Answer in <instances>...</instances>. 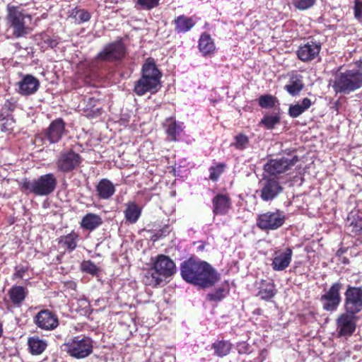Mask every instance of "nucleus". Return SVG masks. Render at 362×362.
Here are the masks:
<instances>
[{"instance_id":"nucleus-42","label":"nucleus","mask_w":362,"mask_h":362,"mask_svg":"<svg viewBox=\"0 0 362 362\" xmlns=\"http://www.w3.org/2000/svg\"><path fill=\"white\" fill-rule=\"evenodd\" d=\"M226 291L223 288H218L214 291L207 294V299L210 301L218 302L221 300L226 296Z\"/></svg>"},{"instance_id":"nucleus-19","label":"nucleus","mask_w":362,"mask_h":362,"mask_svg":"<svg viewBox=\"0 0 362 362\" xmlns=\"http://www.w3.org/2000/svg\"><path fill=\"white\" fill-rule=\"evenodd\" d=\"M283 190V187L275 179H264L262 182L260 197L265 202L275 199Z\"/></svg>"},{"instance_id":"nucleus-48","label":"nucleus","mask_w":362,"mask_h":362,"mask_svg":"<svg viewBox=\"0 0 362 362\" xmlns=\"http://www.w3.org/2000/svg\"><path fill=\"white\" fill-rule=\"evenodd\" d=\"M354 17L362 21V0H354Z\"/></svg>"},{"instance_id":"nucleus-47","label":"nucleus","mask_w":362,"mask_h":362,"mask_svg":"<svg viewBox=\"0 0 362 362\" xmlns=\"http://www.w3.org/2000/svg\"><path fill=\"white\" fill-rule=\"evenodd\" d=\"M28 267L24 265H18L15 267V272L13 274V279H22L28 272Z\"/></svg>"},{"instance_id":"nucleus-9","label":"nucleus","mask_w":362,"mask_h":362,"mask_svg":"<svg viewBox=\"0 0 362 362\" xmlns=\"http://www.w3.org/2000/svg\"><path fill=\"white\" fill-rule=\"evenodd\" d=\"M344 309L355 315L362 311V286H347L344 293Z\"/></svg>"},{"instance_id":"nucleus-10","label":"nucleus","mask_w":362,"mask_h":362,"mask_svg":"<svg viewBox=\"0 0 362 362\" xmlns=\"http://www.w3.org/2000/svg\"><path fill=\"white\" fill-rule=\"evenodd\" d=\"M81 162L82 158L78 153L71 149L65 150L59 154L56 166L59 172L67 173L78 168Z\"/></svg>"},{"instance_id":"nucleus-30","label":"nucleus","mask_w":362,"mask_h":362,"mask_svg":"<svg viewBox=\"0 0 362 362\" xmlns=\"http://www.w3.org/2000/svg\"><path fill=\"white\" fill-rule=\"evenodd\" d=\"M78 240V235L74 231H72L66 235L61 236L59 238L58 243L62 247L71 252L76 249Z\"/></svg>"},{"instance_id":"nucleus-13","label":"nucleus","mask_w":362,"mask_h":362,"mask_svg":"<svg viewBox=\"0 0 362 362\" xmlns=\"http://www.w3.org/2000/svg\"><path fill=\"white\" fill-rule=\"evenodd\" d=\"M124 55V46L121 40L105 45L96 56L97 61L113 62L122 59Z\"/></svg>"},{"instance_id":"nucleus-20","label":"nucleus","mask_w":362,"mask_h":362,"mask_svg":"<svg viewBox=\"0 0 362 362\" xmlns=\"http://www.w3.org/2000/svg\"><path fill=\"white\" fill-rule=\"evenodd\" d=\"M65 133V123L62 119L58 118L53 120L45 130V139L50 144L58 143Z\"/></svg>"},{"instance_id":"nucleus-32","label":"nucleus","mask_w":362,"mask_h":362,"mask_svg":"<svg viewBox=\"0 0 362 362\" xmlns=\"http://www.w3.org/2000/svg\"><path fill=\"white\" fill-rule=\"evenodd\" d=\"M195 25L194 21L184 15L178 16L175 20V29L177 33H186Z\"/></svg>"},{"instance_id":"nucleus-33","label":"nucleus","mask_w":362,"mask_h":362,"mask_svg":"<svg viewBox=\"0 0 362 362\" xmlns=\"http://www.w3.org/2000/svg\"><path fill=\"white\" fill-rule=\"evenodd\" d=\"M124 213L126 220L132 223H134L140 217L141 210L134 202H132L127 204V208Z\"/></svg>"},{"instance_id":"nucleus-11","label":"nucleus","mask_w":362,"mask_h":362,"mask_svg":"<svg viewBox=\"0 0 362 362\" xmlns=\"http://www.w3.org/2000/svg\"><path fill=\"white\" fill-rule=\"evenodd\" d=\"M341 288L342 284L339 281L335 282L321 296L320 300L325 310L333 312L337 309L341 300L340 294Z\"/></svg>"},{"instance_id":"nucleus-43","label":"nucleus","mask_w":362,"mask_h":362,"mask_svg":"<svg viewBox=\"0 0 362 362\" xmlns=\"http://www.w3.org/2000/svg\"><path fill=\"white\" fill-rule=\"evenodd\" d=\"M316 2V0H293V6L300 11L307 10L311 8Z\"/></svg>"},{"instance_id":"nucleus-1","label":"nucleus","mask_w":362,"mask_h":362,"mask_svg":"<svg viewBox=\"0 0 362 362\" xmlns=\"http://www.w3.org/2000/svg\"><path fill=\"white\" fill-rule=\"evenodd\" d=\"M182 279L202 288L214 286L220 280V274L209 263L189 258L180 267Z\"/></svg>"},{"instance_id":"nucleus-22","label":"nucleus","mask_w":362,"mask_h":362,"mask_svg":"<svg viewBox=\"0 0 362 362\" xmlns=\"http://www.w3.org/2000/svg\"><path fill=\"white\" fill-rule=\"evenodd\" d=\"M214 215H225L231 206L230 198L226 194H218L212 200Z\"/></svg>"},{"instance_id":"nucleus-27","label":"nucleus","mask_w":362,"mask_h":362,"mask_svg":"<svg viewBox=\"0 0 362 362\" xmlns=\"http://www.w3.org/2000/svg\"><path fill=\"white\" fill-rule=\"evenodd\" d=\"M28 349L32 355H40L47 348V342L39 337H31L28 339Z\"/></svg>"},{"instance_id":"nucleus-2","label":"nucleus","mask_w":362,"mask_h":362,"mask_svg":"<svg viewBox=\"0 0 362 362\" xmlns=\"http://www.w3.org/2000/svg\"><path fill=\"white\" fill-rule=\"evenodd\" d=\"M175 272L176 267L174 262L168 256L159 255L153 266L145 273L143 281L146 285L156 287Z\"/></svg>"},{"instance_id":"nucleus-52","label":"nucleus","mask_w":362,"mask_h":362,"mask_svg":"<svg viewBox=\"0 0 362 362\" xmlns=\"http://www.w3.org/2000/svg\"><path fill=\"white\" fill-rule=\"evenodd\" d=\"M11 103L8 101H7L6 103H5V106H8V105H11Z\"/></svg>"},{"instance_id":"nucleus-21","label":"nucleus","mask_w":362,"mask_h":362,"mask_svg":"<svg viewBox=\"0 0 362 362\" xmlns=\"http://www.w3.org/2000/svg\"><path fill=\"white\" fill-rule=\"evenodd\" d=\"M293 250L287 247L284 250L275 251L272 259V267L274 271H283L291 264Z\"/></svg>"},{"instance_id":"nucleus-14","label":"nucleus","mask_w":362,"mask_h":362,"mask_svg":"<svg viewBox=\"0 0 362 362\" xmlns=\"http://www.w3.org/2000/svg\"><path fill=\"white\" fill-rule=\"evenodd\" d=\"M298 157L293 156L291 158L282 157L271 159L264 165V170L272 175L284 173L293 166L298 161Z\"/></svg>"},{"instance_id":"nucleus-7","label":"nucleus","mask_w":362,"mask_h":362,"mask_svg":"<svg viewBox=\"0 0 362 362\" xmlns=\"http://www.w3.org/2000/svg\"><path fill=\"white\" fill-rule=\"evenodd\" d=\"M66 353L71 357L81 359L90 356L93 352V341L86 336H76L64 344Z\"/></svg>"},{"instance_id":"nucleus-15","label":"nucleus","mask_w":362,"mask_h":362,"mask_svg":"<svg viewBox=\"0 0 362 362\" xmlns=\"http://www.w3.org/2000/svg\"><path fill=\"white\" fill-rule=\"evenodd\" d=\"M358 317L348 312L341 313L336 320L337 331L339 337H350L355 332Z\"/></svg>"},{"instance_id":"nucleus-31","label":"nucleus","mask_w":362,"mask_h":362,"mask_svg":"<svg viewBox=\"0 0 362 362\" xmlns=\"http://www.w3.org/2000/svg\"><path fill=\"white\" fill-rule=\"evenodd\" d=\"M163 125L165 127V132L170 139L173 141L177 140V136L182 131V125L177 124L173 117L166 119Z\"/></svg>"},{"instance_id":"nucleus-35","label":"nucleus","mask_w":362,"mask_h":362,"mask_svg":"<svg viewBox=\"0 0 362 362\" xmlns=\"http://www.w3.org/2000/svg\"><path fill=\"white\" fill-rule=\"evenodd\" d=\"M350 221L349 229L354 235L362 234V217L360 216L350 215L348 217Z\"/></svg>"},{"instance_id":"nucleus-49","label":"nucleus","mask_w":362,"mask_h":362,"mask_svg":"<svg viewBox=\"0 0 362 362\" xmlns=\"http://www.w3.org/2000/svg\"><path fill=\"white\" fill-rule=\"evenodd\" d=\"M237 349L239 354H247L250 351L249 344L245 342H240L237 345Z\"/></svg>"},{"instance_id":"nucleus-39","label":"nucleus","mask_w":362,"mask_h":362,"mask_svg":"<svg viewBox=\"0 0 362 362\" xmlns=\"http://www.w3.org/2000/svg\"><path fill=\"white\" fill-rule=\"evenodd\" d=\"M278 100L271 95H264L259 98V105L262 108H272L276 105Z\"/></svg>"},{"instance_id":"nucleus-40","label":"nucleus","mask_w":362,"mask_h":362,"mask_svg":"<svg viewBox=\"0 0 362 362\" xmlns=\"http://www.w3.org/2000/svg\"><path fill=\"white\" fill-rule=\"evenodd\" d=\"M159 1L160 0H137L136 6L141 9L148 11L156 7Z\"/></svg>"},{"instance_id":"nucleus-3","label":"nucleus","mask_w":362,"mask_h":362,"mask_svg":"<svg viewBox=\"0 0 362 362\" xmlns=\"http://www.w3.org/2000/svg\"><path fill=\"white\" fill-rule=\"evenodd\" d=\"M32 16L20 7L7 6V25L15 38L25 37L32 31Z\"/></svg>"},{"instance_id":"nucleus-6","label":"nucleus","mask_w":362,"mask_h":362,"mask_svg":"<svg viewBox=\"0 0 362 362\" xmlns=\"http://www.w3.org/2000/svg\"><path fill=\"white\" fill-rule=\"evenodd\" d=\"M57 185V180L53 173H47L33 180L25 178L20 183L23 192L41 197L52 194L55 190Z\"/></svg>"},{"instance_id":"nucleus-29","label":"nucleus","mask_w":362,"mask_h":362,"mask_svg":"<svg viewBox=\"0 0 362 362\" xmlns=\"http://www.w3.org/2000/svg\"><path fill=\"white\" fill-rule=\"evenodd\" d=\"M28 294V290L21 286H14L8 291L11 302L16 305H21Z\"/></svg>"},{"instance_id":"nucleus-23","label":"nucleus","mask_w":362,"mask_h":362,"mask_svg":"<svg viewBox=\"0 0 362 362\" xmlns=\"http://www.w3.org/2000/svg\"><path fill=\"white\" fill-rule=\"evenodd\" d=\"M96 192L100 199H109L115 192L113 183L105 178L100 180L96 185Z\"/></svg>"},{"instance_id":"nucleus-34","label":"nucleus","mask_w":362,"mask_h":362,"mask_svg":"<svg viewBox=\"0 0 362 362\" xmlns=\"http://www.w3.org/2000/svg\"><path fill=\"white\" fill-rule=\"evenodd\" d=\"M303 87L304 85L302 80L296 76L291 78L290 83L286 85L284 88L290 95L296 96L299 94Z\"/></svg>"},{"instance_id":"nucleus-37","label":"nucleus","mask_w":362,"mask_h":362,"mask_svg":"<svg viewBox=\"0 0 362 362\" xmlns=\"http://www.w3.org/2000/svg\"><path fill=\"white\" fill-rule=\"evenodd\" d=\"M70 17L74 18L78 23H85L90 19V14L84 9H73L71 11Z\"/></svg>"},{"instance_id":"nucleus-16","label":"nucleus","mask_w":362,"mask_h":362,"mask_svg":"<svg viewBox=\"0 0 362 362\" xmlns=\"http://www.w3.org/2000/svg\"><path fill=\"white\" fill-rule=\"evenodd\" d=\"M320 50V42L314 40H309L298 47L296 51V54L300 61L303 62H308L317 57Z\"/></svg>"},{"instance_id":"nucleus-24","label":"nucleus","mask_w":362,"mask_h":362,"mask_svg":"<svg viewBox=\"0 0 362 362\" xmlns=\"http://www.w3.org/2000/svg\"><path fill=\"white\" fill-rule=\"evenodd\" d=\"M259 291L257 294L261 299L269 300L276 293L275 284L273 281H266L262 279L258 287Z\"/></svg>"},{"instance_id":"nucleus-38","label":"nucleus","mask_w":362,"mask_h":362,"mask_svg":"<svg viewBox=\"0 0 362 362\" xmlns=\"http://www.w3.org/2000/svg\"><path fill=\"white\" fill-rule=\"evenodd\" d=\"M280 116L278 113L265 115L261 120L262 124L267 129H272L274 126L279 123Z\"/></svg>"},{"instance_id":"nucleus-46","label":"nucleus","mask_w":362,"mask_h":362,"mask_svg":"<svg viewBox=\"0 0 362 362\" xmlns=\"http://www.w3.org/2000/svg\"><path fill=\"white\" fill-rule=\"evenodd\" d=\"M14 120L11 117H5L0 119V130L8 132L13 127Z\"/></svg>"},{"instance_id":"nucleus-17","label":"nucleus","mask_w":362,"mask_h":362,"mask_svg":"<svg viewBox=\"0 0 362 362\" xmlns=\"http://www.w3.org/2000/svg\"><path fill=\"white\" fill-rule=\"evenodd\" d=\"M34 322L39 328L45 330H53L59 325L57 315L49 310L37 313L34 317Z\"/></svg>"},{"instance_id":"nucleus-5","label":"nucleus","mask_w":362,"mask_h":362,"mask_svg":"<svg viewBox=\"0 0 362 362\" xmlns=\"http://www.w3.org/2000/svg\"><path fill=\"white\" fill-rule=\"evenodd\" d=\"M332 87L336 93L349 94L362 87V62L358 69L346 70L336 74Z\"/></svg>"},{"instance_id":"nucleus-44","label":"nucleus","mask_w":362,"mask_h":362,"mask_svg":"<svg viewBox=\"0 0 362 362\" xmlns=\"http://www.w3.org/2000/svg\"><path fill=\"white\" fill-rule=\"evenodd\" d=\"M225 168V165L219 163L216 166H211L209 169L210 175L209 177L211 180L216 181L218 179L220 175L223 173Z\"/></svg>"},{"instance_id":"nucleus-18","label":"nucleus","mask_w":362,"mask_h":362,"mask_svg":"<svg viewBox=\"0 0 362 362\" xmlns=\"http://www.w3.org/2000/svg\"><path fill=\"white\" fill-rule=\"evenodd\" d=\"M17 92L23 96L35 93L39 87V80L30 74L23 75L22 78L16 83Z\"/></svg>"},{"instance_id":"nucleus-50","label":"nucleus","mask_w":362,"mask_h":362,"mask_svg":"<svg viewBox=\"0 0 362 362\" xmlns=\"http://www.w3.org/2000/svg\"><path fill=\"white\" fill-rule=\"evenodd\" d=\"M265 353H266L265 350L261 351L260 356H262V358L260 362H262L265 359V355H264Z\"/></svg>"},{"instance_id":"nucleus-26","label":"nucleus","mask_w":362,"mask_h":362,"mask_svg":"<svg viewBox=\"0 0 362 362\" xmlns=\"http://www.w3.org/2000/svg\"><path fill=\"white\" fill-rule=\"evenodd\" d=\"M199 49L202 54L206 57L214 53L216 47L214 40L209 34L204 33L201 35L199 40Z\"/></svg>"},{"instance_id":"nucleus-4","label":"nucleus","mask_w":362,"mask_h":362,"mask_svg":"<svg viewBox=\"0 0 362 362\" xmlns=\"http://www.w3.org/2000/svg\"><path fill=\"white\" fill-rule=\"evenodd\" d=\"M161 73L153 60L148 59L142 67V76L134 85V92L143 95L147 92L156 93L160 87Z\"/></svg>"},{"instance_id":"nucleus-25","label":"nucleus","mask_w":362,"mask_h":362,"mask_svg":"<svg viewBox=\"0 0 362 362\" xmlns=\"http://www.w3.org/2000/svg\"><path fill=\"white\" fill-rule=\"evenodd\" d=\"M81 227L89 231H93L103 224L100 216L93 214H86L81 221Z\"/></svg>"},{"instance_id":"nucleus-28","label":"nucleus","mask_w":362,"mask_h":362,"mask_svg":"<svg viewBox=\"0 0 362 362\" xmlns=\"http://www.w3.org/2000/svg\"><path fill=\"white\" fill-rule=\"evenodd\" d=\"M311 105L312 102L309 98H303L297 103L290 105L288 115L293 118H296L307 110Z\"/></svg>"},{"instance_id":"nucleus-36","label":"nucleus","mask_w":362,"mask_h":362,"mask_svg":"<svg viewBox=\"0 0 362 362\" xmlns=\"http://www.w3.org/2000/svg\"><path fill=\"white\" fill-rule=\"evenodd\" d=\"M212 346L216 355L223 357L229 354L231 344L228 341H218L214 342Z\"/></svg>"},{"instance_id":"nucleus-45","label":"nucleus","mask_w":362,"mask_h":362,"mask_svg":"<svg viewBox=\"0 0 362 362\" xmlns=\"http://www.w3.org/2000/svg\"><path fill=\"white\" fill-rule=\"evenodd\" d=\"M81 269L92 275H95L98 272V267L90 260L83 261L81 264Z\"/></svg>"},{"instance_id":"nucleus-8","label":"nucleus","mask_w":362,"mask_h":362,"mask_svg":"<svg viewBox=\"0 0 362 362\" xmlns=\"http://www.w3.org/2000/svg\"><path fill=\"white\" fill-rule=\"evenodd\" d=\"M285 221V213L279 209H274L259 214L256 225L263 230H275L281 227Z\"/></svg>"},{"instance_id":"nucleus-41","label":"nucleus","mask_w":362,"mask_h":362,"mask_svg":"<svg viewBox=\"0 0 362 362\" xmlns=\"http://www.w3.org/2000/svg\"><path fill=\"white\" fill-rule=\"evenodd\" d=\"M249 143L248 137L244 134H239L235 137V142L232 144L238 150L245 149Z\"/></svg>"},{"instance_id":"nucleus-51","label":"nucleus","mask_w":362,"mask_h":362,"mask_svg":"<svg viewBox=\"0 0 362 362\" xmlns=\"http://www.w3.org/2000/svg\"><path fill=\"white\" fill-rule=\"evenodd\" d=\"M3 334V328L2 325L0 323V337L2 336Z\"/></svg>"},{"instance_id":"nucleus-12","label":"nucleus","mask_w":362,"mask_h":362,"mask_svg":"<svg viewBox=\"0 0 362 362\" xmlns=\"http://www.w3.org/2000/svg\"><path fill=\"white\" fill-rule=\"evenodd\" d=\"M124 55V46L121 40L105 45L96 56L97 61L113 62L122 59Z\"/></svg>"}]
</instances>
